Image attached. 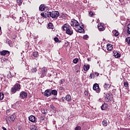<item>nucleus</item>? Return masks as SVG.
<instances>
[{
	"mask_svg": "<svg viewBox=\"0 0 130 130\" xmlns=\"http://www.w3.org/2000/svg\"><path fill=\"white\" fill-rule=\"evenodd\" d=\"M105 100L106 102H110V101H113V95L110 93H107L106 94V97Z\"/></svg>",
	"mask_w": 130,
	"mask_h": 130,
	"instance_id": "f257e3e1",
	"label": "nucleus"
},
{
	"mask_svg": "<svg viewBox=\"0 0 130 130\" xmlns=\"http://www.w3.org/2000/svg\"><path fill=\"white\" fill-rule=\"evenodd\" d=\"M59 16V12L58 11H52L51 12V17L52 19H56Z\"/></svg>",
	"mask_w": 130,
	"mask_h": 130,
	"instance_id": "f03ea898",
	"label": "nucleus"
},
{
	"mask_svg": "<svg viewBox=\"0 0 130 130\" xmlns=\"http://www.w3.org/2000/svg\"><path fill=\"white\" fill-rule=\"evenodd\" d=\"M71 27L72 26H71V25H70L68 23H66L62 26V29L63 31H66V32L67 31H68Z\"/></svg>",
	"mask_w": 130,
	"mask_h": 130,
	"instance_id": "7ed1b4c3",
	"label": "nucleus"
},
{
	"mask_svg": "<svg viewBox=\"0 0 130 130\" xmlns=\"http://www.w3.org/2000/svg\"><path fill=\"white\" fill-rule=\"evenodd\" d=\"M93 89L95 91L96 93H100V88L99 87V85L97 83H95L93 86Z\"/></svg>",
	"mask_w": 130,
	"mask_h": 130,
	"instance_id": "20e7f679",
	"label": "nucleus"
},
{
	"mask_svg": "<svg viewBox=\"0 0 130 130\" xmlns=\"http://www.w3.org/2000/svg\"><path fill=\"white\" fill-rule=\"evenodd\" d=\"M71 25L72 26V27H79V22L78 21L72 19L71 22Z\"/></svg>",
	"mask_w": 130,
	"mask_h": 130,
	"instance_id": "39448f33",
	"label": "nucleus"
},
{
	"mask_svg": "<svg viewBox=\"0 0 130 130\" xmlns=\"http://www.w3.org/2000/svg\"><path fill=\"white\" fill-rule=\"evenodd\" d=\"M16 114H13L11 115H10L9 117H8V120L10 121V122H12V121H14L15 119H16Z\"/></svg>",
	"mask_w": 130,
	"mask_h": 130,
	"instance_id": "423d86ee",
	"label": "nucleus"
},
{
	"mask_svg": "<svg viewBox=\"0 0 130 130\" xmlns=\"http://www.w3.org/2000/svg\"><path fill=\"white\" fill-rule=\"evenodd\" d=\"M44 96L45 97H49L50 96H51V89H47L44 92Z\"/></svg>",
	"mask_w": 130,
	"mask_h": 130,
	"instance_id": "0eeeda50",
	"label": "nucleus"
},
{
	"mask_svg": "<svg viewBox=\"0 0 130 130\" xmlns=\"http://www.w3.org/2000/svg\"><path fill=\"white\" fill-rule=\"evenodd\" d=\"M27 92L25 91H21L20 93V98H22V99H24V98H27Z\"/></svg>",
	"mask_w": 130,
	"mask_h": 130,
	"instance_id": "6e6552de",
	"label": "nucleus"
},
{
	"mask_svg": "<svg viewBox=\"0 0 130 130\" xmlns=\"http://www.w3.org/2000/svg\"><path fill=\"white\" fill-rule=\"evenodd\" d=\"M48 7H46L45 5H41L39 7V10L41 12H43V11H45L46 10H47Z\"/></svg>",
	"mask_w": 130,
	"mask_h": 130,
	"instance_id": "1a4fd4ad",
	"label": "nucleus"
},
{
	"mask_svg": "<svg viewBox=\"0 0 130 130\" xmlns=\"http://www.w3.org/2000/svg\"><path fill=\"white\" fill-rule=\"evenodd\" d=\"M1 55H7V56H9L10 55V52L8 50H3L0 52Z\"/></svg>",
	"mask_w": 130,
	"mask_h": 130,
	"instance_id": "9d476101",
	"label": "nucleus"
},
{
	"mask_svg": "<svg viewBox=\"0 0 130 130\" xmlns=\"http://www.w3.org/2000/svg\"><path fill=\"white\" fill-rule=\"evenodd\" d=\"M28 120L31 121V122H35V121H36V118H35V116L31 115L28 117Z\"/></svg>",
	"mask_w": 130,
	"mask_h": 130,
	"instance_id": "9b49d317",
	"label": "nucleus"
},
{
	"mask_svg": "<svg viewBox=\"0 0 130 130\" xmlns=\"http://www.w3.org/2000/svg\"><path fill=\"white\" fill-rule=\"evenodd\" d=\"M98 28L99 31H104V30H105V28H104V26H103V24H98Z\"/></svg>",
	"mask_w": 130,
	"mask_h": 130,
	"instance_id": "f8f14e48",
	"label": "nucleus"
},
{
	"mask_svg": "<svg viewBox=\"0 0 130 130\" xmlns=\"http://www.w3.org/2000/svg\"><path fill=\"white\" fill-rule=\"evenodd\" d=\"M113 55L115 57V58H118L120 57V54L118 53L116 51H114L113 52Z\"/></svg>",
	"mask_w": 130,
	"mask_h": 130,
	"instance_id": "ddd939ff",
	"label": "nucleus"
},
{
	"mask_svg": "<svg viewBox=\"0 0 130 130\" xmlns=\"http://www.w3.org/2000/svg\"><path fill=\"white\" fill-rule=\"evenodd\" d=\"M66 33V34H68V35L71 36V35H73V34H74V31L73 30L71 27L68 31H67Z\"/></svg>",
	"mask_w": 130,
	"mask_h": 130,
	"instance_id": "4468645a",
	"label": "nucleus"
},
{
	"mask_svg": "<svg viewBox=\"0 0 130 130\" xmlns=\"http://www.w3.org/2000/svg\"><path fill=\"white\" fill-rule=\"evenodd\" d=\"M108 107V105L104 103V104H103L102 106H101V109L102 110H106Z\"/></svg>",
	"mask_w": 130,
	"mask_h": 130,
	"instance_id": "2eb2a0df",
	"label": "nucleus"
},
{
	"mask_svg": "<svg viewBox=\"0 0 130 130\" xmlns=\"http://www.w3.org/2000/svg\"><path fill=\"white\" fill-rule=\"evenodd\" d=\"M76 31L77 32H79V33H84L85 32V30L84 28H81L80 27H76V29H75Z\"/></svg>",
	"mask_w": 130,
	"mask_h": 130,
	"instance_id": "dca6fc26",
	"label": "nucleus"
},
{
	"mask_svg": "<svg viewBox=\"0 0 130 130\" xmlns=\"http://www.w3.org/2000/svg\"><path fill=\"white\" fill-rule=\"evenodd\" d=\"M65 99L66 101H68V102H70V101H72V96L70 94H67L65 97Z\"/></svg>",
	"mask_w": 130,
	"mask_h": 130,
	"instance_id": "f3484780",
	"label": "nucleus"
},
{
	"mask_svg": "<svg viewBox=\"0 0 130 130\" xmlns=\"http://www.w3.org/2000/svg\"><path fill=\"white\" fill-rule=\"evenodd\" d=\"M112 33L114 35V36H115V37H117V36L119 35V32H118V31L116 29L113 30L112 31Z\"/></svg>",
	"mask_w": 130,
	"mask_h": 130,
	"instance_id": "a211bd4d",
	"label": "nucleus"
},
{
	"mask_svg": "<svg viewBox=\"0 0 130 130\" xmlns=\"http://www.w3.org/2000/svg\"><path fill=\"white\" fill-rule=\"evenodd\" d=\"M14 87L17 90V91H20V90L21 89V86L19 84H18V83H16L14 85Z\"/></svg>",
	"mask_w": 130,
	"mask_h": 130,
	"instance_id": "6ab92c4d",
	"label": "nucleus"
},
{
	"mask_svg": "<svg viewBox=\"0 0 130 130\" xmlns=\"http://www.w3.org/2000/svg\"><path fill=\"white\" fill-rule=\"evenodd\" d=\"M113 49V47H112V45L111 44L107 45V49L109 51H111V50H112Z\"/></svg>",
	"mask_w": 130,
	"mask_h": 130,
	"instance_id": "aec40b11",
	"label": "nucleus"
},
{
	"mask_svg": "<svg viewBox=\"0 0 130 130\" xmlns=\"http://www.w3.org/2000/svg\"><path fill=\"white\" fill-rule=\"evenodd\" d=\"M54 95V96L57 95V90L56 89L51 90V95Z\"/></svg>",
	"mask_w": 130,
	"mask_h": 130,
	"instance_id": "412c9836",
	"label": "nucleus"
},
{
	"mask_svg": "<svg viewBox=\"0 0 130 130\" xmlns=\"http://www.w3.org/2000/svg\"><path fill=\"white\" fill-rule=\"evenodd\" d=\"M110 84L108 83H105L104 85V88L105 90H107V89H109L110 88Z\"/></svg>",
	"mask_w": 130,
	"mask_h": 130,
	"instance_id": "4be33fe9",
	"label": "nucleus"
},
{
	"mask_svg": "<svg viewBox=\"0 0 130 130\" xmlns=\"http://www.w3.org/2000/svg\"><path fill=\"white\" fill-rule=\"evenodd\" d=\"M30 130H38L37 128V126L35 125H32L30 126Z\"/></svg>",
	"mask_w": 130,
	"mask_h": 130,
	"instance_id": "5701e85b",
	"label": "nucleus"
},
{
	"mask_svg": "<svg viewBox=\"0 0 130 130\" xmlns=\"http://www.w3.org/2000/svg\"><path fill=\"white\" fill-rule=\"evenodd\" d=\"M45 14L46 15V18H47V17L50 18L51 16V12H45Z\"/></svg>",
	"mask_w": 130,
	"mask_h": 130,
	"instance_id": "b1692460",
	"label": "nucleus"
},
{
	"mask_svg": "<svg viewBox=\"0 0 130 130\" xmlns=\"http://www.w3.org/2000/svg\"><path fill=\"white\" fill-rule=\"evenodd\" d=\"M14 77L13 75H12V73L11 72H9L8 74H7V78L8 79H11V78Z\"/></svg>",
	"mask_w": 130,
	"mask_h": 130,
	"instance_id": "393cba45",
	"label": "nucleus"
},
{
	"mask_svg": "<svg viewBox=\"0 0 130 130\" xmlns=\"http://www.w3.org/2000/svg\"><path fill=\"white\" fill-rule=\"evenodd\" d=\"M83 69L85 71H88L89 69H90V65H84Z\"/></svg>",
	"mask_w": 130,
	"mask_h": 130,
	"instance_id": "a878e982",
	"label": "nucleus"
},
{
	"mask_svg": "<svg viewBox=\"0 0 130 130\" xmlns=\"http://www.w3.org/2000/svg\"><path fill=\"white\" fill-rule=\"evenodd\" d=\"M48 27L49 29H53V24H52V23L50 22L48 24Z\"/></svg>",
	"mask_w": 130,
	"mask_h": 130,
	"instance_id": "bb28decb",
	"label": "nucleus"
},
{
	"mask_svg": "<svg viewBox=\"0 0 130 130\" xmlns=\"http://www.w3.org/2000/svg\"><path fill=\"white\" fill-rule=\"evenodd\" d=\"M125 42H127L128 45H130V37L126 38Z\"/></svg>",
	"mask_w": 130,
	"mask_h": 130,
	"instance_id": "cd10ccee",
	"label": "nucleus"
},
{
	"mask_svg": "<svg viewBox=\"0 0 130 130\" xmlns=\"http://www.w3.org/2000/svg\"><path fill=\"white\" fill-rule=\"evenodd\" d=\"M41 112L43 114H46V113H47L48 112H47V110H46V109H45L44 108H43L41 110Z\"/></svg>",
	"mask_w": 130,
	"mask_h": 130,
	"instance_id": "c85d7f7f",
	"label": "nucleus"
},
{
	"mask_svg": "<svg viewBox=\"0 0 130 130\" xmlns=\"http://www.w3.org/2000/svg\"><path fill=\"white\" fill-rule=\"evenodd\" d=\"M54 40L55 42H56V43H57V42H58L59 43H60L61 42V41H59V39H58L57 37L54 38Z\"/></svg>",
	"mask_w": 130,
	"mask_h": 130,
	"instance_id": "c756f323",
	"label": "nucleus"
},
{
	"mask_svg": "<svg viewBox=\"0 0 130 130\" xmlns=\"http://www.w3.org/2000/svg\"><path fill=\"white\" fill-rule=\"evenodd\" d=\"M17 5H18L19 6H21L23 3V0H17Z\"/></svg>",
	"mask_w": 130,
	"mask_h": 130,
	"instance_id": "7c9ffc66",
	"label": "nucleus"
},
{
	"mask_svg": "<svg viewBox=\"0 0 130 130\" xmlns=\"http://www.w3.org/2000/svg\"><path fill=\"white\" fill-rule=\"evenodd\" d=\"M11 91L12 93H13V94H14V93H16V92H17V91H18V90H17L14 87L11 88Z\"/></svg>",
	"mask_w": 130,
	"mask_h": 130,
	"instance_id": "2f4dec72",
	"label": "nucleus"
},
{
	"mask_svg": "<svg viewBox=\"0 0 130 130\" xmlns=\"http://www.w3.org/2000/svg\"><path fill=\"white\" fill-rule=\"evenodd\" d=\"M102 124L104 126H107V120L103 121Z\"/></svg>",
	"mask_w": 130,
	"mask_h": 130,
	"instance_id": "473e14b6",
	"label": "nucleus"
},
{
	"mask_svg": "<svg viewBox=\"0 0 130 130\" xmlns=\"http://www.w3.org/2000/svg\"><path fill=\"white\" fill-rule=\"evenodd\" d=\"M127 33H128V34H130V23L127 25Z\"/></svg>",
	"mask_w": 130,
	"mask_h": 130,
	"instance_id": "72a5a7b5",
	"label": "nucleus"
},
{
	"mask_svg": "<svg viewBox=\"0 0 130 130\" xmlns=\"http://www.w3.org/2000/svg\"><path fill=\"white\" fill-rule=\"evenodd\" d=\"M33 56L34 57H38V52H34L33 53Z\"/></svg>",
	"mask_w": 130,
	"mask_h": 130,
	"instance_id": "f704fd0d",
	"label": "nucleus"
},
{
	"mask_svg": "<svg viewBox=\"0 0 130 130\" xmlns=\"http://www.w3.org/2000/svg\"><path fill=\"white\" fill-rule=\"evenodd\" d=\"M5 97V95L4 93H0V100H3L4 99V98Z\"/></svg>",
	"mask_w": 130,
	"mask_h": 130,
	"instance_id": "c9c22d12",
	"label": "nucleus"
},
{
	"mask_svg": "<svg viewBox=\"0 0 130 130\" xmlns=\"http://www.w3.org/2000/svg\"><path fill=\"white\" fill-rule=\"evenodd\" d=\"M66 82V80L63 79H61L59 82V85H61L63 83H64Z\"/></svg>",
	"mask_w": 130,
	"mask_h": 130,
	"instance_id": "e433bc0d",
	"label": "nucleus"
},
{
	"mask_svg": "<svg viewBox=\"0 0 130 130\" xmlns=\"http://www.w3.org/2000/svg\"><path fill=\"white\" fill-rule=\"evenodd\" d=\"M46 72H43V71H42V75L41 76V78H43V77H45V76H46Z\"/></svg>",
	"mask_w": 130,
	"mask_h": 130,
	"instance_id": "4c0bfd02",
	"label": "nucleus"
},
{
	"mask_svg": "<svg viewBox=\"0 0 130 130\" xmlns=\"http://www.w3.org/2000/svg\"><path fill=\"white\" fill-rule=\"evenodd\" d=\"M78 61H79V59L78 58H75L73 59V63H78Z\"/></svg>",
	"mask_w": 130,
	"mask_h": 130,
	"instance_id": "58836bf2",
	"label": "nucleus"
},
{
	"mask_svg": "<svg viewBox=\"0 0 130 130\" xmlns=\"http://www.w3.org/2000/svg\"><path fill=\"white\" fill-rule=\"evenodd\" d=\"M41 16L42 17H43V18H46V16L45 15V12H42L41 14Z\"/></svg>",
	"mask_w": 130,
	"mask_h": 130,
	"instance_id": "ea45409f",
	"label": "nucleus"
},
{
	"mask_svg": "<svg viewBox=\"0 0 130 130\" xmlns=\"http://www.w3.org/2000/svg\"><path fill=\"white\" fill-rule=\"evenodd\" d=\"M75 130H82V127H81L80 126H77L75 127Z\"/></svg>",
	"mask_w": 130,
	"mask_h": 130,
	"instance_id": "a19ab883",
	"label": "nucleus"
},
{
	"mask_svg": "<svg viewBox=\"0 0 130 130\" xmlns=\"http://www.w3.org/2000/svg\"><path fill=\"white\" fill-rule=\"evenodd\" d=\"M42 72L47 73V69H46V68H43L42 69Z\"/></svg>",
	"mask_w": 130,
	"mask_h": 130,
	"instance_id": "79ce46f5",
	"label": "nucleus"
},
{
	"mask_svg": "<svg viewBox=\"0 0 130 130\" xmlns=\"http://www.w3.org/2000/svg\"><path fill=\"white\" fill-rule=\"evenodd\" d=\"M89 78L90 79H94V78H95V75L94 74H90Z\"/></svg>",
	"mask_w": 130,
	"mask_h": 130,
	"instance_id": "37998d69",
	"label": "nucleus"
},
{
	"mask_svg": "<svg viewBox=\"0 0 130 130\" xmlns=\"http://www.w3.org/2000/svg\"><path fill=\"white\" fill-rule=\"evenodd\" d=\"M89 17H93L94 16V13L93 12L90 11L89 12Z\"/></svg>",
	"mask_w": 130,
	"mask_h": 130,
	"instance_id": "c03bdc74",
	"label": "nucleus"
},
{
	"mask_svg": "<svg viewBox=\"0 0 130 130\" xmlns=\"http://www.w3.org/2000/svg\"><path fill=\"white\" fill-rule=\"evenodd\" d=\"M88 38H89V37L88 36V35H86L83 36V39H84L85 40H88Z\"/></svg>",
	"mask_w": 130,
	"mask_h": 130,
	"instance_id": "a18cd8bd",
	"label": "nucleus"
},
{
	"mask_svg": "<svg viewBox=\"0 0 130 130\" xmlns=\"http://www.w3.org/2000/svg\"><path fill=\"white\" fill-rule=\"evenodd\" d=\"M77 27L84 29V24H83V23H82L81 25H79V26H78Z\"/></svg>",
	"mask_w": 130,
	"mask_h": 130,
	"instance_id": "49530a36",
	"label": "nucleus"
},
{
	"mask_svg": "<svg viewBox=\"0 0 130 130\" xmlns=\"http://www.w3.org/2000/svg\"><path fill=\"white\" fill-rule=\"evenodd\" d=\"M31 72L32 73H36V72H37V69H36V68H32L31 69Z\"/></svg>",
	"mask_w": 130,
	"mask_h": 130,
	"instance_id": "de8ad7c7",
	"label": "nucleus"
},
{
	"mask_svg": "<svg viewBox=\"0 0 130 130\" xmlns=\"http://www.w3.org/2000/svg\"><path fill=\"white\" fill-rule=\"evenodd\" d=\"M124 87H128V83L127 82H124Z\"/></svg>",
	"mask_w": 130,
	"mask_h": 130,
	"instance_id": "09e8293b",
	"label": "nucleus"
},
{
	"mask_svg": "<svg viewBox=\"0 0 130 130\" xmlns=\"http://www.w3.org/2000/svg\"><path fill=\"white\" fill-rule=\"evenodd\" d=\"M19 21L20 23H23V21H24V19L22 17H20L19 18Z\"/></svg>",
	"mask_w": 130,
	"mask_h": 130,
	"instance_id": "8fccbe9b",
	"label": "nucleus"
},
{
	"mask_svg": "<svg viewBox=\"0 0 130 130\" xmlns=\"http://www.w3.org/2000/svg\"><path fill=\"white\" fill-rule=\"evenodd\" d=\"M50 107L52 109H53V110H55V107H54V106L53 105H51Z\"/></svg>",
	"mask_w": 130,
	"mask_h": 130,
	"instance_id": "3c124183",
	"label": "nucleus"
},
{
	"mask_svg": "<svg viewBox=\"0 0 130 130\" xmlns=\"http://www.w3.org/2000/svg\"><path fill=\"white\" fill-rule=\"evenodd\" d=\"M94 75L95 76V77H99V73H95Z\"/></svg>",
	"mask_w": 130,
	"mask_h": 130,
	"instance_id": "603ef678",
	"label": "nucleus"
},
{
	"mask_svg": "<svg viewBox=\"0 0 130 130\" xmlns=\"http://www.w3.org/2000/svg\"><path fill=\"white\" fill-rule=\"evenodd\" d=\"M84 95H85V96H88V91L87 90L84 91Z\"/></svg>",
	"mask_w": 130,
	"mask_h": 130,
	"instance_id": "864d4df0",
	"label": "nucleus"
},
{
	"mask_svg": "<svg viewBox=\"0 0 130 130\" xmlns=\"http://www.w3.org/2000/svg\"><path fill=\"white\" fill-rule=\"evenodd\" d=\"M59 90H61V91H63V90H64V88L63 87H60L59 88Z\"/></svg>",
	"mask_w": 130,
	"mask_h": 130,
	"instance_id": "5fc2aeb1",
	"label": "nucleus"
},
{
	"mask_svg": "<svg viewBox=\"0 0 130 130\" xmlns=\"http://www.w3.org/2000/svg\"><path fill=\"white\" fill-rule=\"evenodd\" d=\"M52 100H57V98L53 97L52 98Z\"/></svg>",
	"mask_w": 130,
	"mask_h": 130,
	"instance_id": "6e6d98bb",
	"label": "nucleus"
},
{
	"mask_svg": "<svg viewBox=\"0 0 130 130\" xmlns=\"http://www.w3.org/2000/svg\"><path fill=\"white\" fill-rule=\"evenodd\" d=\"M64 99H66V98H64V97H62L61 98V100H62V102H64Z\"/></svg>",
	"mask_w": 130,
	"mask_h": 130,
	"instance_id": "4d7b16f0",
	"label": "nucleus"
},
{
	"mask_svg": "<svg viewBox=\"0 0 130 130\" xmlns=\"http://www.w3.org/2000/svg\"><path fill=\"white\" fill-rule=\"evenodd\" d=\"M0 35H2V27L0 26Z\"/></svg>",
	"mask_w": 130,
	"mask_h": 130,
	"instance_id": "13d9d810",
	"label": "nucleus"
},
{
	"mask_svg": "<svg viewBox=\"0 0 130 130\" xmlns=\"http://www.w3.org/2000/svg\"><path fill=\"white\" fill-rule=\"evenodd\" d=\"M3 60H4V61H6V60H8V59H7V58H4L3 59Z\"/></svg>",
	"mask_w": 130,
	"mask_h": 130,
	"instance_id": "bf43d9fd",
	"label": "nucleus"
},
{
	"mask_svg": "<svg viewBox=\"0 0 130 130\" xmlns=\"http://www.w3.org/2000/svg\"><path fill=\"white\" fill-rule=\"evenodd\" d=\"M2 129L3 130H7V128L6 127H2Z\"/></svg>",
	"mask_w": 130,
	"mask_h": 130,
	"instance_id": "052dcab7",
	"label": "nucleus"
},
{
	"mask_svg": "<svg viewBox=\"0 0 130 130\" xmlns=\"http://www.w3.org/2000/svg\"><path fill=\"white\" fill-rule=\"evenodd\" d=\"M100 61H98V62H97V63H98V64H99V66H100Z\"/></svg>",
	"mask_w": 130,
	"mask_h": 130,
	"instance_id": "680f3d73",
	"label": "nucleus"
},
{
	"mask_svg": "<svg viewBox=\"0 0 130 130\" xmlns=\"http://www.w3.org/2000/svg\"><path fill=\"white\" fill-rule=\"evenodd\" d=\"M26 70H27V71H29V68H26Z\"/></svg>",
	"mask_w": 130,
	"mask_h": 130,
	"instance_id": "e2e57ef3",
	"label": "nucleus"
},
{
	"mask_svg": "<svg viewBox=\"0 0 130 130\" xmlns=\"http://www.w3.org/2000/svg\"><path fill=\"white\" fill-rule=\"evenodd\" d=\"M9 111H7V112H6L7 114H9Z\"/></svg>",
	"mask_w": 130,
	"mask_h": 130,
	"instance_id": "0e129e2a",
	"label": "nucleus"
},
{
	"mask_svg": "<svg viewBox=\"0 0 130 130\" xmlns=\"http://www.w3.org/2000/svg\"><path fill=\"white\" fill-rule=\"evenodd\" d=\"M87 60H88V61H90V59L87 58Z\"/></svg>",
	"mask_w": 130,
	"mask_h": 130,
	"instance_id": "69168bd1",
	"label": "nucleus"
}]
</instances>
